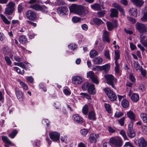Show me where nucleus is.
I'll use <instances>...</instances> for the list:
<instances>
[{"label": "nucleus", "instance_id": "1", "mask_svg": "<svg viewBox=\"0 0 147 147\" xmlns=\"http://www.w3.org/2000/svg\"><path fill=\"white\" fill-rule=\"evenodd\" d=\"M104 78L107 80V83L109 85L111 86L113 88L115 89L114 84L116 83L117 82V79L111 74L105 75Z\"/></svg>", "mask_w": 147, "mask_h": 147}, {"label": "nucleus", "instance_id": "2", "mask_svg": "<svg viewBox=\"0 0 147 147\" xmlns=\"http://www.w3.org/2000/svg\"><path fill=\"white\" fill-rule=\"evenodd\" d=\"M15 5V4L12 2H9L6 5L7 7L5 9L4 14L7 15H11L15 10L14 7Z\"/></svg>", "mask_w": 147, "mask_h": 147}, {"label": "nucleus", "instance_id": "3", "mask_svg": "<svg viewBox=\"0 0 147 147\" xmlns=\"http://www.w3.org/2000/svg\"><path fill=\"white\" fill-rule=\"evenodd\" d=\"M107 96L111 101H114L116 100L117 96L115 94L108 88H106L104 89Z\"/></svg>", "mask_w": 147, "mask_h": 147}, {"label": "nucleus", "instance_id": "4", "mask_svg": "<svg viewBox=\"0 0 147 147\" xmlns=\"http://www.w3.org/2000/svg\"><path fill=\"white\" fill-rule=\"evenodd\" d=\"M110 144L116 147H121L123 144V141L121 139H116L114 137L111 138L109 140Z\"/></svg>", "mask_w": 147, "mask_h": 147}, {"label": "nucleus", "instance_id": "5", "mask_svg": "<svg viewBox=\"0 0 147 147\" xmlns=\"http://www.w3.org/2000/svg\"><path fill=\"white\" fill-rule=\"evenodd\" d=\"M134 123L130 122L128 125V129L127 133V136L130 138H133L136 136V133L133 129Z\"/></svg>", "mask_w": 147, "mask_h": 147}, {"label": "nucleus", "instance_id": "6", "mask_svg": "<svg viewBox=\"0 0 147 147\" xmlns=\"http://www.w3.org/2000/svg\"><path fill=\"white\" fill-rule=\"evenodd\" d=\"M26 16L28 19L32 21L35 20L37 18L35 12L31 10L27 11L26 12Z\"/></svg>", "mask_w": 147, "mask_h": 147}, {"label": "nucleus", "instance_id": "7", "mask_svg": "<svg viewBox=\"0 0 147 147\" xmlns=\"http://www.w3.org/2000/svg\"><path fill=\"white\" fill-rule=\"evenodd\" d=\"M88 12V9L85 8L83 6L78 5L76 13L79 15L85 16Z\"/></svg>", "mask_w": 147, "mask_h": 147}, {"label": "nucleus", "instance_id": "8", "mask_svg": "<svg viewBox=\"0 0 147 147\" xmlns=\"http://www.w3.org/2000/svg\"><path fill=\"white\" fill-rule=\"evenodd\" d=\"M136 29L141 33H144L147 31V27L144 24L137 22L136 24Z\"/></svg>", "mask_w": 147, "mask_h": 147}, {"label": "nucleus", "instance_id": "9", "mask_svg": "<svg viewBox=\"0 0 147 147\" xmlns=\"http://www.w3.org/2000/svg\"><path fill=\"white\" fill-rule=\"evenodd\" d=\"M106 24L108 29L109 31L112 30L114 28H116L118 26L117 21L116 20H113L112 22L107 21Z\"/></svg>", "mask_w": 147, "mask_h": 147}, {"label": "nucleus", "instance_id": "10", "mask_svg": "<svg viewBox=\"0 0 147 147\" xmlns=\"http://www.w3.org/2000/svg\"><path fill=\"white\" fill-rule=\"evenodd\" d=\"M50 138L54 141H57L59 140L60 134L56 132H52L49 134Z\"/></svg>", "mask_w": 147, "mask_h": 147}, {"label": "nucleus", "instance_id": "11", "mask_svg": "<svg viewBox=\"0 0 147 147\" xmlns=\"http://www.w3.org/2000/svg\"><path fill=\"white\" fill-rule=\"evenodd\" d=\"M110 68V65L108 64H107L101 66H96L95 67L93 68V69L95 70L96 69H100L101 70H104L105 72H107L109 71Z\"/></svg>", "mask_w": 147, "mask_h": 147}, {"label": "nucleus", "instance_id": "12", "mask_svg": "<svg viewBox=\"0 0 147 147\" xmlns=\"http://www.w3.org/2000/svg\"><path fill=\"white\" fill-rule=\"evenodd\" d=\"M131 1L136 6L140 7L144 3L143 0H131Z\"/></svg>", "mask_w": 147, "mask_h": 147}, {"label": "nucleus", "instance_id": "13", "mask_svg": "<svg viewBox=\"0 0 147 147\" xmlns=\"http://www.w3.org/2000/svg\"><path fill=\"white\" fill-rule=\"evenodd\" d=\"M72 81L74 84H80L82 81V78L79 76H76L73 77Z\"/></svg>", "mask_w": 147, "mask_h": 147}, {"label": "nucleus", "instance_id": "14", "mask_svg": "<svg viewBox=\"0 0 147 147\" xmlns=\"http://www.w3.org/2000/svg\"><path fill=\"white\" fill-rule=\"evenodd\" d=\"M57 11L59 14H65L68 11V9L65 7H60L57 9Z\"/></svg>", "mask_w": 147, "mask_h": 147}, {"label": "nucleus", "instance_id": "15", "mask_svg": "<svg viewBox=\"0 0 147 147\" xmlns=\"http://www.w3.org/2000/svg\"><path fill=\"white\" fill-rule=\"evenodd\" d=\"M95 86L93 84H90L89 85L88 88V93L94 95L96 93Z\"/></svg>", "mask_w": 147, "mask_h": 147}, {"label": "nucleus", "instance_id": "16", "mask_svg": "<svg viewBox=\"0 0 147 147\" xmlns=\"http://www.w3.org/2000/svg\"><path fill=\"white\" fill-rule=\"evenodd\" d=\"M73 120L78 123H81L83 122V119L78 114H76L73 116Z\"/></svg>", "mask_w": 147, "mask_h": 147}, {"label": "nucleus", "instance_id": "17", "mask_svg": "<svg viewBox=\"0 0 147 147\" xmlns=\"http://www.w3.org/2000/svg\"><path fill=\"white\" fill-rule=\"evenodd\" d=\"M127 114L128 117L131 120V122L133 123V121H135L136 115L133 112L130 111L127 113Z\"/></svg>", "mask_w": 147, "mask_h": 147}, {"label": "nucleus", "instance_id": "18", "mask_svg": "<svg viewBox=\"0 0 147 147\" xmlns=\"http://www.w3.org/2000/svg\"><path fill=\"white\" fill-rule=\"evenodd\" d=\"M16 93L18 98L20 101L22 100L23 99V95L22 92L17 87L15 88Z\"/></svg>", "mask_w": 147, "mask_h": 147}, {"label": "nucleus", "instance_id": "19", "mask_svg": "<svg viewBox=\"0 0 147 147\" xmlns=\"http://www.w3.org/2000/svg\"><path fill=\"white\" fill-rule=\"evenodd\" d=\"M138 145L140 147H145L147 145V143L143 138H141L138 140Z\"/></svg>", "mask_w": 147, "mask_h": 147}, {"label": "nucleus", "instance_id": "20", "mask_svg": "<svg viewBox=\"0 0 147 147\" xmlns=\"http://www.w3.org/2000/svg\"><path fill=\"white\" fill-rule=\"evenodd\" d=\"M98 137V135L92 133L90 135L89 138L91 142L95 143L96 142V139Z\"/></svg>", "mask_w": 147, "mask_h": 147}, {"label": "nucleus", "instance_id": "21", "mask_svg": "<svg viewBox=\"0 0 147 147\" xmlns=\"http://www.w3.org/2000/svg\"><path fill=\"white\" fill-rule=\"evenodd\" d=\"M111 12L109 16L111 17H117L118 14V12L117 10L114 8L111 9L110 10Z\"/></svg>", "mask_w": 147, "mask_h": 147}, {"label": "nucleus", "instance_id": "22", "mask_svg": "<svg viewBox=\"0 0 147 147\" xmlns=\"http://www.w3.org/2000/svg\"><path fill=\"white\" fill-rule=\"evenodd\" d=\"M129 12L131 16L134 17H136L137 16V10L136 8H131L129 11Z\"/></svg>", "mask_w": 147, "mask_h": 147}, {"label": "nucleus", "instance_id": "23", "mask_svg": "<svg viewBox=\"0 0 147 147\" xmlns=\"http://www.w3.org/2000/svg\"><path fill=\"white\" fill-rule=\"evenodd\" d=\"M94 63L95 64H99L101 63L103 60L101 58L98 57L94 58L92 60Z\"/></svg>", "mask_w": 147, "mask_h": 147}, {"label": "nucleus", "instance_id": "24", "mask_svg": "<svg viewBox=\"0 0 147 147\" xmlns=\"http://www.w3.org/2000/svg\"><path fill=\"white\" fill-rule=\"evenodd\" d=\"M78 5L76 4H73L70 6L69 8L70 12L76 13Z\"/></svg>", "mask_w": 147, "mask_h": 147}, {"label": "nucleus", "instance_id": "25", "mask_svg": "<svg viewBox=\"0 0 147 147\" xmlns=\"http://www.w3.org/2000/svg\"><path fill=\"white\" fill-rule=\"evenodd\" d=\"M103 41L109 42L110 41L109 38V33L106 31H104L103 34Z\"/></svg>", "mask_w": 147, "mask_h": 147}, {"label": "nucleus", "instance_id": "26", "mask_svg": "<svg viewBox=\"0 0 147 147\" xmlns=\"http://www.w3.org/2000/svg\"><path fill=\"white\" fill-rule=\"evenodd\" d=\"M92 21L96 24L98 26L104 23L101 20L98 18H94L93 19Z\"/></svg>", "mask_w": 147, "mask_h": 147}, {"label": "nucleus", "instance_id": "27", "mask_svg": "<svg viewBox=\"0 0 147 147\" xmlns=\"http://www.w3.org/2000/svg\"><path fill=\"white\" fill-rule=\"evenodd\" d=\"M113 7L117 8L122 14H124V12L122 8L118 4L114 3L113 4Z\"/></svg>", "mask_w": 147, "mask_h": 147}, {"label": "nucleus", "instance_id": "28", "mask_svg": "<svg viewBox=\"0 0 147 147\" xmlns=\"http://www.w3.org/2000/svg\"><path fill=\"white\" fill-rule=\"evenodd\" d=\"M41 7V6L36 4L30 6V7L37 11H39L40 10Z\"/></svg>", "mask_w": 147, "mask_h": 147}, {"label": "nucleus", "instance_id": "29", "mask_svg": "<svg viewBox=\"0 0 147 147\" xmlns=\"http://www.w3.org/2000/svg\"><path fill=\"white\" fill-rule=\"evenodd\" d=\"M115 57L114 58L115 63H118V60L120 58L119 51H115Z\"/></svg>", "mask_w": 147, "mask_h": 147}, {"label": "nucleus", "instance_id": "30", "mask_svg": "<svg viewBox=\"0 0 147 147\" xmlns=\"http://www.w3.org/2000/svg\"><path fill=\"white\" fill-rule=\"evenodd\" d=\"M0 16L3 22L5 24H10V22L8 20L6 17L4 15L2 14H0Z\"/></svg>", "mask_w": 147, "mask_h": 147}, {"label": "nucleus", "instance_id": "31", "mask_svg": "<svg viewBox=\"0 0 147 147\" xmlns=\"http://www.w3.org/2000/svg\"><path fill=\"white\" fill-rule=\"evenodd\" d=\"M91 8L94 10H99L101 9V7L98 4H94L91 6Z\"/></svg>", "mask_w": 147, "mask_h": 147}, {"label": "nucleus", "instance_id": "32", "mask_svg": "<svg viewBox=\"0 0 147 147\" xmlns=\"http://www.w3.org/2000/svg\"><path fill=\"white\" fill-rule=\"evenodd\" d=\"M19 41L20 43L24 44L26 43L27 39L24 35H21L19 37Z\"/></svg>", "mask_w": 147, "mask_h": 147}, {"label": "nucleus", "instance_id": "33", "mask_svg": "<svg viewBox=\"0 0 147 147\" xmlns=\"http://www.w3.org/2000/svg\"><path fill=\"white\" fill-rule=\"evenodd\" d=\"M88 118L91 120H94L96 118L95 117V113L93 111H91L88 113Z\"/></svg>", "mask_w": 147, "mask_h": 147}, {"label": "nucleus", "instance_id": "34", "mask_svg": "<svg viewBox=\"0 0 147 147\" xmlns=\"http://www.w3.org/2000/svg\"><path fill=\"white\" fill-rule=\"evenodd\" d=\"M139 96L136 94H133L131 96V100L134 102H136L138 100Z\"/></svg>", "mask_w": 147, "mask_h": 147}, {"label": "nucleus", "instance_id": "35", "mask_svg": "<svg viewBox=\"0 0 147 147\" xmlns=\"http://www.w3.org/2000/svg\"><path fill=\"white\" fill-rule=\"evenodd\" d=\"M141 119L144 122H147V114L145 113H142L140 114Z\"/></svg>", "mask_w": 147, "mask_h": 147}, {"label": "nucleus", "instance_id": "36", "mask_svg": "<svg viewBox=\"0 0 147 147\" xmlns=\"http://www.w3.org/2000/svg\"><path fill=\"white\" fill-rule=\"evenodd\" d=\"M98 55V52L95 50H92L90 52V56L91 58H92Z\"/></svg>", "mask_w": 147, "mask_h": 147}, {"label": "nucleus", "instance_id": "37", "mask_svg": "<svg viewBox=\"0 0 147 147\" xmlns=\"http://www.w3.org/2000/svg\"><path fill=\"white\" fill-rule=\"evenodd\" d=\"M2 139L3 142L5 143L9 144H11V142L9 140L8 138L7 137L3 136H2Z\"/></svg>", "mask_w": 147, "mask_h": 147}, {"label": "nucleus", "instance_id": "38", "mask_svg": "<svg viewBox=\"0 0 147 147\" xmlns=\"http://www.w3.org/2000/svg\"><path fill=\"white\" fill-rule=\"evenodd\" d=\"M129 102L126 100H124L121 102V105L124 108H127L129 106Z\"/></svg>", "mask_w": 147, "mask_h": 147}, {"label": "nucleus", "instance_id": "39", "mask_svg": "<svg viewBox=\"0 0 147 147\" xmlns=\"http://www.w3.org/2000/svg\"><path fill=\"white\" fill-rule=\"evenodd\" d=\"M88 111V105H85L82 109V113L85 115H87Z\"/></svg>", "mask_w": 147, "mask_h": 147}, {"label": "nucleus", "instance_id": "40", "mask_svg": "<svg viewBox=\"0 0 147 147\" xmlns=\"http://www.w3.org/2000/svg\"><path fill=\"white\" fill-rule=\"evenodd\" d=\"M65 4L63 0H56L55 2L54 5H63Z\"/></svg>", "mask_w": 147, "mask_h": 147}, {"label": "nucleus", "instance_id": "41", "mask_svg": "<svg viewBox=\"0 0 147 147\" xmlns=\"http://www.w3.org/2000/svg\"><path fill=\"white\" fill-rule=\"evenodd\" d=\"M17 133V131L15 129L12 131L11 133L9 134V136L12 138H13Z\"/></svg>", "mask_w": 147, "mask_h": 147}, {"label": "nucleus", "instance_id": "42", "mask_svg": "<svg viewBox=\"0 0 147 147\" xmlns=\"http://www.w3.org/2000/svg\"><path fill=\"white\" fill-rule=\"evenodd\" d=\"M115 67L114 70L115 73L117 74H119L120 73L119 65L118 63H115Z\"/></svg>", "mask_w": 147, "mask_h": 147}, {"label": "nucleus", "instance_id": "43", "mask_svg": "<svg viewBox=\"0 0 147 147\" xmlns=\"http://www.w3.org/2000/svg\"><path fill=\"white\" fill-rule=\"evenodd\" d=\"M96 76L94 73L92 71H90L87 73V78H90L91 79L94 77Z\"/></svg>", "mask_w": 147, "mask_h": 147}, {"label": "nucleus", "instance_id": "44", "mask_svg": "<svg viewBox=\"0 0 147 147\" xmlns=\"http://www.w3.org/2000/svg\"><path fill=\"white\" fill-rule=\"evenodd\" d=\"M88 132V130L85 129H82L80 131L81 134L83 136H85Z\"/></svg>", "mask_w": 147, "mask_h": 147}, {"label": "nucleus", "instance_id": "45", "mask_svg": "<svg viewBox=\"0 0 147 147\" xmlns=\"http://www.w3.org/2000/svg\"><path fill=\"white\" fill-rule=\"evenodd\" d=\"M91 80L93 83L96 84H98L99 83V80L97 77L96 76L94 77Z\"/></svg>", "mask_w": 147, "mask_h": 147}, {"label": "nucleus", "instance_id": "46", "mask_svg": "<svg viewBox=\"0 0 147 147\" xmlns=\"http://www.w3.org/2000/svg\"><path fill=\"white\" fill-rule=\"evenodd\" d=\"M40 11H42L44 13H47L48 12V8L45 5H42Z\"/></svg>", "mask_w": 147, "mask_h": 147}, {"label": "nucleus", "instance_id": "47", "mask_svg": "<svg viewBox=\"0 0 147 147\" xmlns=\"http://www.w3.org/2000/svg\"><path fill=\"white\" fill-rule=\"evenodd\" d=\"M81 18L77 17H74L72 19V20L74 23H77L80 21Z\"/></svg>", "mask_w": 147, "mask_h": 147}, {"label": "nucleus", "instance_id": "48", "mask_svg": "<svg viewBox=\"0 0 147 147\" xmlns=\"http://www.w3.org/2000/svg\"><path fill=\"white\" fill-rule=\"evenodd\" d=\"M105 107L107 112L109 113H110L111 111L110 105L109 104H105Z\"/></svg>", "mask_w": 147, "mask_h": 147}, {"label": "nucleus", "instance_id": "49", "mask_svg": "<svg viewBox=\"0 0 147 147\" xmlns=\"http://www.w3.org/2000/svg\"><path fill=\"white\" fill-rule=\"evenodd\" d=\"M105 13V10H103L99 11L97 13L98 16L99 17H103Z\"/></svg>", "mask_w": 147, "mask_h": 147}, {"label": "nucleus", "instance_id": "50", "mask_svg": "<svg viewBox=\"0 0 147 147\" xmlns=\"http://www.w3.org/2000/svg\"><path fill=\"white\" fill-rule=\"evenodd\" d=\"M24 7H22V3L19 4L18 7V11L19 13H21L24 9Z\"/></svg>", "mask_w": 147, "mask_h": 147}, {"label": "nucleus", "instance_id": "51", "mask_svg": "<svg viewBox=\"0 0 147 147\" xmlns=\"http://www.w3.org/2000/svg\"><path fill=\"white\" fill-rule=\"evenodd\" d=\"M120 134L123 136L125 140H126L127 139V138L126 136L125 132L124 130H121L120 132Z\"/></svg>", "mask_w": 147, "mask_h": 147}, {"label": "nucleus", "instance_id": "52", "mask_svg": "<svg viewBox=\"0 0 147 147\" xmlns=\"http://www.w3.org/2000/svg\"><path fill=\"white\" fill-rule=\"evenodd\" d=\"M69 48L71 50H74L77 47L76 44L73 43L70 44L68 46Z\"/></svg>", "mask_w": 147, "mask_h": 147}, {"label": "nucleus", "instance_id": "53", "mask_svg": "<svg viewBox=\"0 0 147 147\" xmlns=\"http://www.w3.org/2000/svg\"><path fill=\"white\" fill-rule=\"evenodd\" d=\"M105 56L108 59H110V54L109 51L108 50H106L104 53Z\"/></svg>", "mask_w": 147, "mask_h": 147}, {"label": "nucleus", "instance_id": "54", "mask_svg": "<svg viewBox=\"0 0 147 147\" xmlns=\"http://www.w3.org/2000/svg\"><path fill=\"white\" fill-rule=\"evenodd\" d=\"M125 119V117H123L120 119L118 120V121L119 124L121 126H123L124 125V121Z\"/></svg>", "mask_w": 147, "mask_h": 147}, {"label": "nucleus", "instance_id": "55", "mask_svg": "<svg viewBox=\"0 0 147 147\" xmlns=\"http://www.w3.org/2000/svg\"><path fill=\"white\" fill-rule=\"evenodd\" d=\"M14 69L16 71H17V72L20 74H24V70H23L22 71H23V72H22V71H21L20 70V69L18 67H14Z\"/></svg>", "mask_w": 147, "mask_h": 147}, {"label": "nucleus", "instance_id": "56", "mask_svg": "<svg viewBox=\"0 0 147 147\" xmlns=\"http://www.w3.org/2000/svg\"><path fill=\"white\" fill-rule=\"evenodd\" d=\"M20 84L21 86H22L24 89L25 90H27L28 89V87L26 84L22 82H20Z\"/></svg>", "mask_w": 147, "mask_h": 147}, {"label": "nucleus", "instance_id": "57", "mask_svg": "<svg viewBox=\"0 0 147 147\" xmlns=\"http://www.w3.org/2000/svg\"><path fill=\"white\" fill-rule=\"evenodd\" d=\"M123 114V113L121 112H116L115 115V116L117 118H119L122 116Z\"/></svg>", "mask_w": 147, "mask_h": 147}, {"label": "nucleus", "instance_id": "58", "mask_svg": "<svg viewBox=\"0 0 147 147\" xmlns=\"http://www.w3.org/2000/svg\"><path fill=\"white\" fill-rule=\"evenodd\" d=\"M123 147H134L129 142H127L125 143Z\"/></svg>", "mask_w": 147, "mask_h": 147}, {"label": "nucleus", "instance_id": "59", "mask_svg": "<svg viewBox=\"0 0 147 147\" xmlns=\"http://www.w3.org/2000/svg\"><path fill=\"white\" fill-rule=\"evenodd\" d=\"M89 85L87 82L85 83L82 86V88L83 90H86L88 88Z\"/></svg>", "mask_w": 147, "mask_h": 147}, {"label": "nucleus", "instance_id": "60", "mask_svg": "<svg viewBox=\"0 0 147 147\" xmlns=\"http://www.w3.org/2000/svg\"><path fill=\"white\" fill-rule=\"evenodd\" d=\"M142 130L143 132L145 134L147 135V126L143 125L142 127Z\"/></svg>", "mask_w": 147, "mask_h": 147}, {"label": "nucleus", "instance_id": "61", "mask_svg": "<svg viewBox=\"0 0 147 147\" xmlns=\"http://www.w3.org/2000/svg\"><path fill=\"white\" fill-rule=\"evenodd\" d=\"M5 60L8 65H10L11 63V61L9 58L7 57L6 56L5 57Z\"/></svg>", "mask_w": 147, "mask_h": 147}, {"label": "nucleus", "instance_id": "62", "mask_svg": "<svg viewBox=\"0 0 147 147\" xmlns=\"http://www.w3.org/2000/svg\"><path fill=\"white\" fill-rule=\"evenodd\" d=\"M108 130L109 133H113L115 131V129L110 126L108 127Z\"/></svg>", "mask_w": 147, "mask_h": 147}, {"label": "nucleus", "instance_id": "63", "mask_svg": "<svg viewBox=\"0 0 147 147\" xmlns=\"http://www.w3.org/2000/svg\"><path fill=\"white\" fill-rule=\"evenodd\" d=\"M129 78L131 82H135V79L132 74H131L129 75Z\"/></svg>", "mask_w": 147, "mask_h": 147}, {"label": "nucleus", "instance_id": "64", "mask_svg": "<svg viewBox=\"0 0 147 147\" xmlns=\"http://www.w3.org/2000/svg\"><path fill=\"white\" fill-rule=\"evenodd\" d=\"M141 20L143 22L147 21V15H144L143 17L141 18Z\"/></svg>", "mask_w": 147, "mask_h": 147}]
</instances>
